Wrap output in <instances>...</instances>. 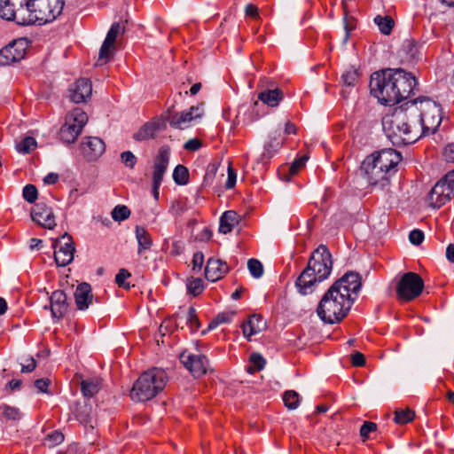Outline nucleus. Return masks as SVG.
<instances>
[{
    "label": "nucleus",
    "mask_w": 454,
    "mask_h": 454,
    "mask_svg": "<svg viewBox=\"0 0 454 454\" xmlns=\"http://www.w3.org/2000/svg\"><path fill=\"white\" fill-rule=\"evenodd\" d=\"M401 160L402 155L399 152L386 148L367 156L360 169L371 186L383 190L388 186L389 178L396 172V167Z\"/></svg>",
    "instance_id": "nucleus-1"
},
{
    "label": "nucleus",
    "mask_w": 454,
    "mask_h": 454,
    "mask_svg": "<svg viewBox=\"0 0 454 454\" xmlns=\"http://www.w3.org/2000/svg\"><path fill=\"white\" fill-rule=\"evenodd\" d=\"M408 112V104L404 102L382 118L383 131L394 145H411L420 137L419 121Z\"/></svg>",
    "instance_id": "nucleus-2"
},
{
    "label": "nucleus",
    "mask_w": 454,
    "mask_h": 454,
    "mask_svg": "<svg viewBox=\"0 0 454 454\" xmlns=\"http://www.w3.org/2000/svg\"><path fill=\"white\" fill-rule=\"evenodd\" d=\"M333 269L332 254L325 245L315 249L308 262L307 267L301 271L295 281L298 292L302 295L311 294L317 283L326 279Z\"/></svg>",
    "instance_id": "nucleus-3"
},
{
    "label": "nucleus",
    "mask_w": 454,
    "mask_h": 454,
    "mask_svg": "<svg viewBox=\"0 0 454 454\" xmlns=\"http://www.w3.org/2000/svg\"><path fill=\"white\" fill-rule=\"evenodd\" d=\"M406 102L408 113L411 118L419 121L420 137L435 133L442 120L441 106L427 97H419Z\"/></svg>",
    "instance_id": "nucleus-4"
},
{
    "label": "nucleus",
    "mask_w": 454,
    "mask_h": 454,
    "mask_svg": "<svg viewBox=\"0 0 454 454\" xmlns=\"http://www.w3.org/2000/svg\"><path fill=\"white\" fill-rule=\"evenodd\" d=\"M353 303L354 299L331 286L320 300L317 313L325 323L338 324L347 317Z\"/></svg>",
    "instance_id": "nucleus-5"
},
{
    "label": "nucleus",
    "mask_w": 454,
    "mask_h": 454,
    "mask_svg": "<svg viewBox=\"0 0 454 454\" xmlns=\"http://www.w3.org/2000/svg\"><path fill=\"white\" fill-rule=\"evenodd\" d=\"M167 372L160 368H152L140 375L130 391L134 401L145 402L155 397L168 382Z\"/></svg>",
    "instance_id": "nucleus-6"
},
{
    "label": "nucleus",
    "mask_w": 454,
    "mask_h": 454,
    "mask_svg": "<svg viewBox=\"0 0 454 454\" xmlns=\"http://www.w3.org/2000/svg\"><path fill=\"white\" fill-rule=\"evenodd\" d=\"M396 84L395 82V69L387 68L375 72L371 76V93L378 98L382 105L396 104Z\"/></svg>",
    "instance_id": "nucleus-7"
},
{
    "label": "nucleus",
    "mask_w": 454,
    "mask_h": 454,
    "mask_svg": "<svg viewBox=\"0 0 454 454\" xmlns=\"http://www.w3.org/2000/svg\"><path fill=\"white\" fill-rule=\"evenodd\" d=\"M29 25L46 24L59 17L64 8V0H24Z\"/></svg>",
    "instance_id": "nucleus-8"
},
{
    "label": "nucleus",
    "mask_w": 454,
    "mask_h": 454,
    "mask_svg": "<svg viewBox=\"0 0 454 454\" xmlns=\"http://www.w3.org/2000/svg\"><path fill=\"white\" fill-rule=\"evenodd\" d=\"M424 289V280L415 272H406L396 285V294L400 300L411 301L418 298Z\"/></svg>",
    "instance_id": "nucleus-9"
},
{
    "label": "nucleus",
    "mask_w": 454,
    "mask_h": 454,
    "mask_svg": "<svg viewBox=\"0 0 454 454\" xmlns=\"http://www.w3.org/2000/svg\"><path fill=\"white\" fill-rule=\"evenodd\" d=\"M454 197V170L448 172L432 188L429 200L434 207H441Z\"/></svg>",
    "instance_id": "nucleus-10"
},
{
    "label": "nucleus",
    "mask_w": 454,
    "mask_h": 454,
    "mask_svg": "<svg viewBox=\"0 0 454 454\" xmlns=\"http://www.w3.org/2000/svg\"><path fill=\"white\" fill-rule=\"evenodd\" d=\"M0 17L20 26H29L24 0H0Z\"/></svg>",
    "instance_id": "nucleus-11"
},
{
    "label": "nucleus",
    "mask_w": 454,
    "mask_h": 454,
    "mask_svg": "<svg viewBox=\"0 0 454 454\" xmlns=\"http://www.w3.org/2000/svg\"><path fill=\"white\" fill-rule=\"evenodd\" d=\"M395 69V82L396 84V104L407 99L411 94H414L418 85L415 76L403 68Z\"/></svg>",
    "instance_id": "nucleus-12"
},
{
    "label": "nucleus",
    "mask_w": 454,
    "mask_h": 454,
    "mask_svg": "<svg viewBox=\"0 0 454 454\" xmlns=\"http://www.w3.org/2000/svg\"><path fill=\"white\" fill-rule=\"evenodd\" d=\"M53 247L54 259L58 266L65 267L73 262L75 247L72 237L67 232L53 242Z\"/></svg>",
    "instance_id": "nucleus-13"
},
{
    "label": "nucleus",
    "mask_w": 454,
    "mask_h": 454,
    "mask_svg": "<svg viewBox=\"0 0 454 454\" xmlns=\"http://www.w3.org/2000/svg\"><path fill=\"white\" fill-rule=\"evenodd\" d=\"M332 286L336 287L344 294H348V299H354L355 301L362 286V278L356 271H348L336 280Z\"/></svg>",
    "instance_id": "nucleus-14"
},
{
    "label": "nucleus",
    "mask_w": 454,
    "mask_h": 454,
    "mask_svg": "<svg viewBox=\"0 0 454 454\" xmlns=\"http://www.w3.org/2000/svg\"><path fill=\"white\" fill-rule=\"evenodd\" d=\"M123 32L124 27H122L119 22H114L111 26L99 50L97 65L102 66L110 60L113 54L112 50L114 47L116 38L120 34H122Z\"/></svg>",
    "instance_id": "nucleus-15"
},
{
    "label": "nucleus",
    "mask_w": 454,
    "mask_h": 454,
    "mask_svg": "<svg viewBox=\"0 0 454 454\" xmlns=\"http://www.w3.org/2000/svg\"><path fill=\"white\" fill-rule=\"evenodd\" d=\"M180 360L196 378L202 376L207 372L209 364L205 356L183 352L180 355Z\"/></svg>",
    "instance_id": "nucleus-16"
},
{
    "label": "nucleus",
    "mask_w": 454,
    "mask_h": 454,
    "mask_svg": "<svg viewBox=\"0 0 454 454\" xmlns=\"http://www.w3.org/2000/svg\"><path fill=\"white\" fill-rule=\"evenodd\" d=\"M32 220L38 225L52 230L56 226L55 215L51 207L45 203H37L31 211Z\"/></svg>",
    "instance_id": "nucleus-17"
},
{
    "label": "nucleus",
    "mask_w": 454,
    "mask_h": 454,
    "mask_svg": "<svg viewBox=\"0 0 454 454\" xmlns=\"http://www.w3.org/2000/svg\"><path fill=\"white\" fill-rule=\"evenodd\" d=\"M24 41H14L0 51V65L6 66L21 60L26 54Z\"/></svg>",
    "instance_id": "nucleus-18"
},
{
    "label": "nucleus",
    "mask_w": 454,
    "mask_h": 454,
    "mask_svg": "<svg viewBox=\"0 0 454 454\" xmlns=\"http://www.w3.org/2000/svg\"><path fill=\"white\" fill-rule=\"evenodd\" d=\"M83 157L88 161L98 160L105 152L106 145L104 141L98 137H89L86 141L80 145Z\"/></svg>",
    "instance_id": "nucleus-19"
},
{
    "label": "nucleus",
    "mask_w": 454,
    "mask_h": 454,
    "mask_svg": "<svg viewBox=\"0 0 454 454\" xmlns=\"http://www.w3.org/2000/svg\"><path fill=\"white\" fill-rule=\"evenodd\" d=\"M172 108H168L167 112L162 114L161 119L168 121L171 127L183 129L187 128L189 123L193 120V111L198 110L197 107H190L188 111L172 114Z\"/></svg>",
    "instance_id": "nucleus-20"
},
{
    "label": "nucleus",
    "mask_w": 454,
    "mask_h": 454,
    "mask_svg": "<svg viewBox=\"0 0 454 454\" xmlns=\"http://www.w3.org/2000/svg\"><path fill=\"white\" fill-rule=\"evenodd\" d=\"M170 151L168 146H161L159 149L158 154L155 158L153 165V183H155V187H160L163 179V176L168 168L169 161Z\"/></svg>",
    "instance_id": "nucleus-21"
},
{
    "label": "nucleus",
    "mask_w": 454,
    "mask_h": 454,
    "mask_svg": "<svg viewBox=\"0 0 454 454\" xmlns=\"http://www.w3.org/2000/svg\"><path fill=\"white\" fill-rule=\"evenodd\" d=\"M92 85L89 79L81 78L69 88V98L72 102L79 104L85 102L91 96Z\"/></svg>",
    "instance_id": "nucleus-22"
},
{
    "label": "nucleus",
    "mask_w": 454,
    "mask_h": 454,
    "mask_svg": "<svg viewBox=\"0 0 454 454\" xmlns=\"http://www.w3.org/2000/svg\"><path fill=\"white\" fill-rule=\"evenodd\" d=\"M229 271L227 263L220 259H208L206 268L205 276L207 280L215 282L223 278Z\"/></svg>",
    "instance_id": "nucleus-23"
},
{
    "label": "nucleus",
    "mask_w": 454,
    "mask_h": 454,
    "mask_svg": "<svg viewBox=\"0 0 454 454\" xmlns=\"http://www.w3.org/2000/svg\"><path fill=\"white\" fill-rule=\"evenodd\" d=\"M67 294L62 290H56L51 295V310L52 317L60 318L67 311Z\"/></svg>",
    "instance_id": "nucleus-24"
},
{
    "label": "nucleus",
    "mask_w": 454,
    "mask_h": 454,
    "mask_svg": "<svg viewBox=\"0 0 454 454\" xmlns=\"http://www.w3.org/2000/svg\"><path fill=\"white\" fill-rule=\"evenodd\" d=\"M74 300L79 310L87 309L93 300L90 285L86 282L78 285L74 292Z\"/></svg>",
    "instance_id": "nucleus-25"
},
{
    "label": "nucleus",
    "mask_w": 454,
    "mask_h": 454,
    "mask_svg": "<svg viewBox=\"0 0 454 454\" xmlns=\"http://www.w3.org/2000/svg\"><path fill=\"white\" fill-rule=\"evenodd\" d=\"M164 121H155L145 123L137 132L133 135V138L137 141H143L153 138L155 134L165 129Z\"/></svg>",
    "instance_id": "nucleus-26"
},
{
    "label": "nucleus",
    "mask_w": 454,
    "mask_h": 454,
    "mask_svg": "<svg viewBox=\"0 0 454 454\" xmlns=\"http://www.w3.org/2000/svg\"><path fill=\"white\" fill-rule=\"evenodd\" d=\"M266 323L262 317L258 314L252 315L247 323L242 325V332L246 338L250 340L253 335H255L265 329Z\"/></svg>",
    "instance_id": "nucleus-27"
},
{
    "label": "nucleus",
    "mask_w": 454,
    "mask_h": 454,
    "mask_svg": "<svg viewBox=\"0 0 454 454\" xmlns=\"http://www.w3.org/2000/svg\"><path fill=\"white\" fill-rule=\"evenodd\" d=\"M239 223V215L233 210L225 211L220 218L219 231L227 234Z\"/></svg>",
    "instance_id": "nucleus-28"
},
{
    "label": "nucleus",
    "mask_w": 454,
    "mask_h": 454,
    "mask_svg": "<svg viewBox=\"0 0 454 454\" xmlns=\"http://www.w3.org/2000/svg\"><path fill=\"white\" fill-rule=\"evenodd\" d=\"M135 234L138 244V254H141L143 252L151 249L153 246V239L144 227L138 225L136 226Z\"/></svg>",
    "instance_id": "nucleus-29"
},
{
    "label": "nucleus",
    "mask_w": 454,
    "mask_h": 454,
    "mask_svg": "<svg viewBox=\"0 0 454 454\" xmlns=\"http://www.w3.org/2000/svg\"><path fill=\"white\" fill-rule=\"evenodd\" d=\"M258 98L265 105L275 107L283 99V91L280 89H268L259 93Z\"/></svg>",
    "instance_id": "nucleus-30"
},
{
    "label": "nucleus",
    "mask_w": 454,
    "mask_h": 454,
    "mask_svg": "<svg viewBox=\"0 0 454 454\" xmlns=\"http://www.w3.org/2000/svg\"><path fill=\"white\" fill-rule=\"evenodd\" d=\"M82 130H77V128L70 121H67L62 125L59 130V138L63 143L73 144L81 134Z\"/></svg>",
    "instance_id": "nucleus-31"
},
{
    "label": "nucleus",
    "mask_w": 454,
    "mask_h": 454,
    "mask_svg": "<svg viewBox=\"0 0 454 454\" xmlns=\"http://www.w3.org/2000/svg\"><path fill=\"white\" fill-rule=\"evenodd\" d=\"M67 121H70L77 128V130H82L84 125L88 121V116L81 108H74L69 113L66 118Z\"/></svg>",
    "instance_id": "nucleus-32"
},
{
    "label": "nucleus",
    "mask_w": 454,
    "mask_h": 454,
    "mask_svg": "<svg viewBox=\"0 0 454 454\" xmlns=\"http://www.w3.org/2000/svg\"><path fill=\"white\" fill-rule=\"evenodd\" d=\"M75 417L81 424L85 427L89 426L92 429L94 428L91 406L84 404L78 407Z\"/></svg>",
    "instance_id": "nucleus-33"
},
{
    "label": "nucleus",
    "mask_w": 454,
    "mask_h": 454,
    "mask_svg": "<svg viewBox=\"0 0 454 454\" xmlns=\"http://www.w3.org/2000/svg\"><path fill=\"white\" fill-rule=\"evenodd\" d=\"M374 23L378 26L380 31L385 35H388L391 34L392 29L395 26V21L390 16H381L377 15L374 18Z\"/></svg>",
    "instance_id": "nucleus-34"
},
{
    "label": "nucleus",
    "mask_w": 454,
    "mask_h": 454,
    "mask_svg": "<svg viewBox=\"0 0 454 454\" xmlns=\"http://www.w3.org/2000/svg\"><path fill=\"white\" fill-rule=\"evenodd\" d=\"M81 389L84 396L92 397L100 389L99 381L98 380H82Z\"/></svg>",
    "instance_id": "nucleus-35"
},
{
    "label": "nucleus",
    "mask_w": 454,
    "mask_h": 454,
    "mask_svg": "<svg viewBox=\"0 0 454 454\" xmlns=\"http://www.w3.org/2000/svg\"><path fill=\"white\" fill-rule=\"evenodd\" d=\"M415 412L408 408L399 409L395 411L394 421L396 424L403 425L413 420Z\"/></svg>",
    "instance_id": "nucleus-36"
},
{
    "label": "nucleus",
    "mask_w": 454,
    "mask_h": 454,
    "mask_svg": "<svg viewBox=\"0 0 454 454\" xmlns=\"http://www.w3.org/2000/svg\"><path fill=\"white\" fill-rule=\"evenodd\" d=\"M173 179L176 184L184 185L189 180V171L184 165H177L173 171Z\"/></svg>",
    "instance_id": "nucleus-37"
},
{
    "label": "nucleus",
    "mask_w": 454,
    "mask_h": 454,
    "mask_svg": "<svg viewBox=\"0 0 454 454\" xmlns=\"http://www.w3.org/2000/svg\"><path fill=\"white\" fill-rule=\"evenodd\" d=\"M0 414L8 420H19L21 418V413L18 408L7 404L0 406Z\"/></svg>",
    "instance_id": "nucleus-38"
},
{
    "label": "nucleus",
    "mask_w": 454,
    "mask_h": 454,
    "mask_svg": "<svg viewBox=\"0 0 454 454\" xmlns=\"http://www.w3.org/2000/svg\"><path fill=\"white\" fill-rule=\"evenodd\" d=\"M280 143L278 141L277 133L274 137H270V141L266 142L264 145V152L262 153V158L270 159L273 156V154L279 149Z\"/></svg>",
    "instance_id": "nucleus-39"
},
{
    "label": "nucleus",
    "mask_w": 454,
    "mask_h": 454,
    "mask_svg": "<svg viewBox=\"0 0 454 454\" xmlns=\"http://www.w3.org/2000/svg\"><path fill=\"white\" fill-rule=\"evenodd\" d=\"M283 401L286 407H287L290 410H294L299 405L300 395L297 392L294 390H289L284 393Z\"/></svg>",
    "instance_id": "nucleus-40"
},
{
    "label": "nucleus",
    "mask_w": 454,
    "mask_h": 454,
    "mask_svg": "<svg viewBox=\"0 0 454 454\" xmlns=\"http://www.w3.org/2000/svg\"><path fill=\"white\" fill-rule=\"evenodd\" d=\"M235 315L234 312H222L217 314L215 318L209 323L208 330L215 329L222 324L231 322V318Z\"/></svg>",
    "instance_id": "nucleus-41"
},
{
    "label": "nucleus",
    "mask_w": 454,
    "mask_h": 454,
    "mask_svg": "<svg viewBox=\"0 0 454 454\" xmlns=\"http://www.w3.org/2000/svg\"><path fill=\"white\" fill-rule=\"evenodd\" d=\"M131 212L127 206L117 205L112 211L111 215L116 222H121L128 219Z\"/></svg>",
    "instance_id": "nucleus-42"
},
{
    "label": "nucleus",
    "mask_w": 454,
    "mask_h": 454,
    "mask_svg": "<svg viewBox=\"0 0 454 454\" xmlns=\"http://www.w3.org/2000/svg\"><path fill=\"white\" fill-rule=\"evenodd\" d=\"M250 362L252 365L248 367L247 372L254 373L257 371H261L265 365V359L258 353H252L250 356Z\"/></svg>",
    "instance_id": "nucleus-43"
},
{
    "label": "nucleus",
    "mask_w": 454,
    "mask_h": 454,
    "mask_svg": "<svg viewBox=\"0 0 454 454\" xmlns=\"http://www.w3.org/2000/svg\"><path fill=\"white\" fill-rule=\"evenodd\" d=\"M36 147V141L32 137H25L17 145V150L22 153H29Z\"/></svg>",
    "instance_id": "nucleus-44"
},
{
    "label": "nucleus",
    "mask_w": 454,
    "mask_h": 454,
    "mask_svg": "<svg viewBox=\"0 0 454 454\" xmlns=\"http://www.w3.org/2000/svg\"><path fill=\"white\" fill-rule=\"evenodd\" d=\"M247 268L251 275L255 278H259L263 275V266L257 259H249L247 262Z\"/></svg>",
    "instance_id": "nucleus-45"
},
{
    "label": "nucleus",
    "mask_w": 454,
    "mask_h": 454,
    "mask_svg": "<svg viewBox=\"0 0 454 454\" xmlns=\"http://www.w3.org/2000/svg\"><path fill=\"white\" fill-rule=\"evenodd\" d=\"M186 323L189 325L192 332L199 330L200 327V324L196 314V309L193 307H190L187 311Z\"/></svg>",
    "instance_id": "nucleus-46"
},
{
    "label": "nucleus",
    "mask_w": 454,
    "mask_h": 454,
    "mask_svg": "<svg viewBox=\"0 0 454 454\" xmlns=\"http://www.w3.org/2000/svg\"><path fill=\"white\" fill-rule=\"evenodd\" d=\"M358 75L357 69L351 67L342 74L341 79L346 85L354 86Z\"/></svg>",
    "instance_id": "nucleus-47"
},
{
    "label": "nucleus",
    "mask_w": 454,
    "mask_h": 454,
    "mask_svg": "<svg viewBox=\"0 0 454 454\" xmlns=\"http://www.w3.org/2000/svg\"><path fill=\"white\" fill-rule=\"evenodd\" d=\"M203 281L201 278H193L187 284V289L194 296L199 295L203 291Z\"/></svg>",
    "instance_id": "nucleus-48"
},
{
    "label": "nucleus",
    "mask_w": 454,
    "mask_h": 454,
    "mask_svg": "<svg viewBox=\"0 0 454 454\" xmlns=\"http://www.w3.org/2000/svg\"><path fill=\"white\" fill-rule=\"evenodd\" d=\"M38 192L35 185L33 184H27L23 188V198L28 202V203H34L37 199Z\"/></svg>",
    "instance_id": "nucleus-49"
},
{
    "label": "nucleus",
    "mask_w": 454,
    "mask_h": 454,
    "mask_svg": "<svg viewBox=\"0 0 454 454\" xmlns=\"http://www.w3.org/2000/svg\"><path fill=\"white\" fill-rule=\"evenodd\" d=\"M121 160L129 168H134L137 159L135 154L130 151H125L121 153Z\"/></svg>",
    "instance_id": "nucleus-50"
},
{
    "label": "nucleus",
    "mask_w": 454,
    "mask_h": 454,
    "mask_svg": "<svg viewBox=\"0 0 454 454\" xmlns=\"http://www.w3.org/2000/svg\"><path fill=\"white\" fill-rule=\"evenodd\" d=\"M131 274L126 269H121L117 275L115 276V283L118 286L122 287L124 289H129L130 286L129 283H126L125 280L129 278Z\"/></svg>",
    "instance_id": "nucleus-51"
},
{
    "label": "nucleus",
    "mask_w": 454,
    "mask_h": 454,
    "mask_svg": "<svg viewBox=\"0 0 454 454\" xmlns=\"http://www.w3.org/2000/svg\"><path fill=\"white\" fill-rule=\"evenodd\" d=\"M424 232L419 229L411 231L409 234V240L415 246L420 245L424 240Z\"/></svg>",
    "instance_id": "nucleus-52"
},
{
    "label": "nucleus",
    "mask_w": 454,
    "mask_h": 454,
    "mask_svg": "<svg viewBox=\"0 0 454 454\" xmlns=\"http://www.w3.org/2000/svg\"><path fill=\"white\" fill-rule=\"evenodd\" d=\"M377 429V425L373 422L366 421L364 422L360 428V435L364 438V440L368 438V435L371 432H374Z\"/></svg>",
    "instance_id": "nucleus-53"
},
{
    "label": "nucleus",
    "mask_w": 454,
    "mask_h": 454,
    "mask_svg": "<svg viewBox=\"0 0 454 454\" xmlns=\"http://www.w3.org/2000/svg\"><path fill=\"white\" fill-rule=\"evenodd\" d=\"M308 160L307 156H302L295 160L290 166V172L292 175H295L304 165Z\"/></svg>",
    "instance_id": "nucleus-54"
},
{
    "label": "nucleus",
    "mask_w": 454,
    "mask_h": 454,
    "mask_svg": "<svg viewBox=\"0 0 454 454\" xmlns=\"http://www.w3.org/2000/svg\"><path fill=\"white\" fill-rule=\"evenodd\" d=\"M204 262V254L202 252H196L192 258L193 270H200Z\"/></svg>",
    "instance_id": "nucleus-55"
},
{
    "label": "nucleus",
    "mask_w": 454,
    "mask_h": 454,
    "mask_svg": "<svg viewBox=\"0 0 454 454\" xmlns=\"http://www.w3.org/2000/svg\"><path fill=\"white\" fill-rule=\"evenodd\" d=\"M236 179H237V174H236L235 170L231 166H229V168H228V178H227V181H226V184H225V187L227 189L233 188L235 186V184H236Z\"/></svg>",
    "instance_id": "nucleus-56"
},
{
    "label": "nucleus",
    "mask_w": 454,
    "mask_h": 454,
    "mask_svg": "<svg viewBox=\"0 0 454 454\" xmlns=\"http://www.w3.org/2000/svg\"><path fill=\"white\" fill-rule=\"evenodd\" d=\"M351 363L354 366L362 367L365 364V357L360 352H356L351 355Z\"/></svg>",
    "instance_id": "nucleus-57"
},
{
    "label": "nucleus",
    "mask_w": 454,
    "mask_h": 454,
    "mask_svg": "<svg viewBox=\"0 0 454 454\" xmlns=\"http://www.w3.org/2000/svg\"><path fill=\"white\" fill-rule=\"evenodd\" d=\"M48 440L51 442V445H58L64 441V434L59 431H54L48 434Z\"/></svg>",
    "instance_id": "nucleus-58"
},
{
    "label": "nucleus",
    "mask_w": 454,
    "mask_h": 454,
    "mask_svg": "<svg viewBox=\"0 0 454 454\" xmlns=\"http://www.w3.org/2000/svg\"><path fill=\"white\" fill-rule=\"evenodd\" d=\"M50 383L51 380L49 379H39L36 380L34 384L38 392L46 393Z\"/></svg>",
    "instance_id": "nucleus-59"
},
{
    "label": "nucleus",
    "mask_w": 454,
    "mask_h": 454,
    "mask_svg": "<svg viewBox=\"0 0 454 454\" xmlns=\"http://www.w3.org/2000/svg\"><path fill=\"white\" fill-rule=\"evenodd\" d=\"M200 147L201 142L197 138L188 140L184 145L185 150L192 152L199 150Z\"/></svg>",
    "instance_id": "nucleus-60"
},
{
    "label": "nucleus",
    "mask_w": 454,
    "mask_h": 454,
    "mask_svg": "<svg viewBox=\"0 0 454 454\" xmlns=\"http://www.w3.org/2000/svg\"><path fill=\"white\" fill-rule=\"evenodd\" d=\"M443 155L447 161L454 162V143L450 144L445 147Z\"/></svg>",
    "instance_id": "nucleus-61"
},
{
    "label": "nucleus",
    "mask_w": 454,
    "mask_h": 454,
    "mask_svg": "<svg viewBox=\"0 0 454 454\" xmlns=\"http://www.w3.org/2000/svg\"><path fill=\"white\" fill-rule=\"evenodd\" d=\"M29 363L27 364L22 365L21 372L23 373H28L32 372L35 367H36V362L33 357H30L28 359Z\"/></svg>",
    "instance_id": "nucleus-62"
},
{
    "label": "nucleus",
    "mask_w": 454,
    "mask_h": 454,
    "mask_svg": "<svg viewBox=\"0 0 454 454\" xmlns=\"http://www.w3.org/2000/svg\"><path fill=\"white\" fill-rule=\"evenodd\" d=\"M245 12L247 16L256 18L258 16V8L255 5L249 4L246 6Z\"/></svg>",
    "instance_id": "nucleus-63"
},
{
    "label": "nucleus",
    "mask_w": 454,
    "mask_h": 454,
    "mask_svg": "<svg viewBox=\"0 0 454 454\" xmlns=\"http://www.w3.org/2000/svg\"><path fill=\"white\" fill-rule=\"evenodd\" d=\"M446 258L454 262V244H450L446 248Z\"/></svg>",
    "instance_id": "nucleus-64"
}]
</instances>
